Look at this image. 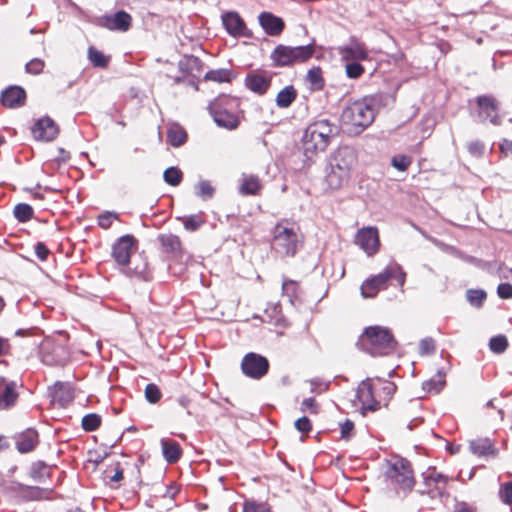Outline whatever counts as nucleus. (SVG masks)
<instances>
[{"label": "nucleus", "instance_id": "35", "mask_svg": "<svg viewBox=\"0 0 512 512\" xmlns=\"http://www.w3.org/2000/svg\"><path fill=\"white\" fill-rule=\"evenodd\" d=\"M187 231L194 232L198 230L204 223L205 220L201 214H192L188 216L178 217Z\"/></svg>", "mask_w": 512, "mask_h": 512}, {"label": "nucleus", "instance_id": "24", "mask_svg": "<svg viewBox=\"0 0 512 512\" xmlns=\"http://www.w3.org/2000/svg\"><path fill=\"white\" fill-rule=\"evenodd\" d=\"M38 443V433L31 428L26 429L16 437V448L22 454L33 451Z\"/></svg>", "mask_w": 512, "mask_h": 512}, {"label": "nucleus", "instance_id": "5", "mask_svg": "<svg viewBox=\"0 0 512 512\" xmlns=\"http://www.w3.org/2000/svg\"><path fill=\"white\" fill-rule=\"evenodd\" d=\"M356 164V155L349 147L338 149L331 157L326 175L328 186L337 190L348 183L351 171Z\"/></svg>", "mask_w": 512, "mask_h": 512}, {"label": "nucleus", "instance_id": "62", "mask_svg": "<svg viewBox=\"0 0 512 512\" xmlns=\"http://www.w3.org/2000/svg\"><path fill=\"white\" fill-rule=\"evenodd\" d=\"M302 411H310L311 413H317V405L314 398H306L301 403Z\"/></svg>", "mask_w": 512, "mask_h": 512}, {"label": "nucleus", "instance_id": "18", "mask_svg": "<svg viewBox=\"0 0 512 512\" xmlns=\"http://www.w3.org/2000/svg\"><path fill=\"white\" fill-rule=\"evenodd\" d=\"M58 133V126L50 117L39 119L32 128L33 137L40 141H52Z\"/></svg>", "mask_w": 512, "mask_h": 512}, {"label": "nucleus", "instance_id": "58", "mask_svg": "<svg viewBox=\"0 0 512 512\" xmlns=\"http://www.w3.org/2000/svg\"><path fill=\"white\" fill-rule=\"evenodd\" d=\"M497 294L502 299H511L512 285L508 282L500 283L497 287Z\"/></svg>", "mask_w": 512, "mask_h": 512}, {"label": "nucleus", "instance_id": "17", "mask_svg": "<svg viewBox=\"0 0 512 512\" xmlns=\"http://www.w3.org/2000/svg\"><path fill=\"white\" fill-rule=\"evenodd\" d=\"M272 74L266 71L254 70L245 77V86L258 95H264L271 86Z\"/></svg>", "mask_w": 512, "mask_h": 512}, {"label": "nucleus", "instance_id": "64", "mask_svg": "<svg viewBox=\"0 0 512 512\" xmlns=\"http://www.w3.org/2000/svg\"><path fill=\"white\" fill-rule=\"evenodd\" d=\"M10 350L8 339L0 337V356L6 355Z\"/></svg>", "mask_w": 512, "mask_h": 512}, {"label": "nucleus", "instance_id": "51", "mask_svg": "<svg viewBox=\"0 0 512 512\" xmlns=\"http://www.w3.org/2000/svg\"><path fill=\"white\" fill-rule=\"evenodd\" d=\"M45 67V62L40 58H34L25 65V71L29 74L38 75Z\"/></svg>", "mask_w": 512, "mask_h": 512}, {"label": "nucleus", "instance_id": "23", "mask_svg": "<svg viewBox=\"0 0 512 512\" xmlns=\"http://www.w3.org/2000/svg\"><path fill=\"white\" fill-rule=\"evenodd\" d=\"M17 384L14 381L0 379V410H6L15 405L18 399Z\"/></svg>", "mask_w": 512, "mask_h": 512}, {"label": "nucleus", "instance_id": "20", "mask_svg": "<svg viewBox=\"0 0 512 512\" xmlns=\"http://www.w3.org/2000/svg\"><path fill=\"white\" fill-rule=\"evenodd\" d=\"M258 20L264 32L269 36H279L285 28L284 20L271 12L260 13Z\"/></svg>", "mask_w": 512, "mask_h": 512}, {"label": "nucleus", "instance_id": "22", "mask_svg": "<svg viewBox=\"0 0 512 512\" xmlns=\"http://www.w3.org/2000/svg\"><path fill=\"white\" fill-rule=\"evenodd\" d=\"M222 23L229 35L234 37L248 36L245 22L237 12L224 13Z\"/></svg>", "mask_w": 512, "mask_h": 512}, {"label": "nucleus", "instance_id": "28", "mask_svg": "<svg viewBox=\"0 0 512 512\" xmlns=\"http://www.w3.org/2000/svg\"><path fill=\"white\" fill-rule=\"evenodd\" d=\"M160 443L163 457L168 463H176L181 458L182 450L178 442L163 438Z\"/></svg>", "mask_w": 512, "mask_h": 512}, {"label": "nucleus", "instance_id": "50", "mask_svg": "<svg viewBox=\"0 0 512 512\" xmlns=\"http://www.w3.org/2000/svg\"><path fill=\"white\" fill-rule=\"evenodd\" d=\"M282 290L283 294L292 302L293 298L297 296L298 285L293 280L285 279L282 283Z\"/></svg>", "mask_w": 512, "mask_h": 512}, {"label": "nucleus", "instance_id": "10", "mask_svg": "<svg viewBox=\"0 0 512 512\" xmlns=\"http://www.w3.org/2000/svg\"><path fill=\"white\" fill-rule=\"evenodd\" d=\"M423 483L418 489L420 495H428L431 499H441L447 495L449 478L435 468H428L422 473Z\"/></svg>", "mask_w": 512, "mask_h": 512}, {"label": "nucleus", "instance_id": "31", "mask_svg": "<svg viewBox=\"0 0 512 512\" xmlns=\"http://www.w3.org/2000/svg\"><path fill=\"white\" fill-rule=\"evenodd\" d=\"M236 78V73L227 68H219L206 72L204 76L205 81H213L216 83H230Z\"/></svg>", "mask_w": 512, "mask_h": 512}, {"label": "nucleus", "instance_id": "60", "mask_svg": "<svg viewBox=\"0 0 512 512\" xmlns=\"http://www.w3.org/2000/svg\"><path fill=\"white\" fill-rule=\"evenodd\" d=\"M34 251H35V254L38 257V259L41 260V261H46L48 256H49V254H50L49 249L42 242H38L34 246Z\"/></svg>", "mask_w": 512, "mask_h": 512}, {"label": "nucleus", "instance_id": "54", "mask_svg": "<svg viewBox=\"0 0 512 512\" xmlns=\"http://www.w3.org/2000/svg\"><path fill=\"white\" fill-rule=\"evenodd\" d=\"M243 512H271V509L265 503H256L254 501H246L244 503Z\"/></svg>", "mask_w": 512, "mask_h": 512}, {"label": "nucleus", "instance_id": "37", "mask_svg": "<svg viewBox=\"0 0 512 512\" xmlns=\"http://www.w3.org/2000/svg\"><path fill=\"white\" fill-rule=\"evenodd\" d=\"M445 376H446V373L443 369H439L437 371V375L436 377L438 378L437 380L435 379H430L426 382H424L423 384V388L425 390H427L428 392H435V393H439L440 390L443 388V386L445 385Z\"/></svg>", "mask_w": 512, "mask_h": 512}, {"label": "nucleus", "instance_id": "7", "mask_svg": "<svg viewBox=\"0 0 512 512\" xmlns=\"http://www.w3.org/2000/svg\"><path fill=\"white\" fill-rule=\"evenodd\" d=\"M392 278L396 279L400 287L404 286L406 273L398 263L389 264L379 274L367 278L361 285V295L364 298L375 297L380 290L387 288Z\"/></svg>", "mask_w": 512, "mask_h": 512}, {"label": "nucleus", "instance_id": "47", "mask_svg": "<svg viewBox=\"0 0 512 512\" xmlns=\"http://www.w3.org/2000/svg\"><path fill=\"white\" fill-rule=\"evenodd\" d=\"M145 397L148 402L155 404L160 401L162 393L156 384L150 383L145 388Z\"/></svg>", "mask_w": 512, "mask_h": 512}, {"label": "nucleus", "instance_id": "15", "mask_svg": "<svg viewBox=\"0 0 512 512\" xmlns=\"http://www.w3.org/2000/svg\"><path fill=\"white\" fill-rule=\"evenodd\" d=\"M338 53L344 61H364L369 58L366 45L355 36H351L347 44L340 46Z\"/></svg>", "mask_w": 512, "mask_h": 512}, {"label": "nucleus", "instance_id": "11", "mask_svg": "<svg viewBox=\"0 0 512 512\" xmlns=\"http://www.w3.org/2000/svg\"><path fill=\"white\" fill-rule=\"evenodd\" d=\"M269 367L268 359L254 352L247 353L241 361L242 373L255 380L263 378L268 373Z\"/></svg>", "mask_w": 512, "mask_h": 512}, {"label": "nucleus", "instance_id": "63", "mask_svg": "<svg viewBox=\"0 0 512 512\" xmlns=\"http://www.w3.org/2000/svg\"><path fill=\"white\" fill-rule=\"evenodd\" d=\"M453 512H476V509L469 506L466 502H459L456 504Z\"/></svg>", "mask_w": 512, "mask_h": 512}, {"label": "nucleus", "instance_id": "46", "mask_svg": "<svg viewBox=\"0 0 512 512\" xmlns=\"http://www.w3.org/2000/svg\"><path fill=\"white\" fill-rule=\"evenodd\" d=\"M307 80L314 86L315 89L323 87L322 71L319 67H313L307 73Z\"/></svg>", "mask_w": 512, "mask_h": 512}, {"label": "nucleus", "instance_id": "1", "mask_svg": "<svg viewBox=\"0 0 512 512\" xmlns=\"http://www.w3.org/2000/svg\"><path fill=\"white\" fill-rule=\"evenodd\" d=\"M303 245L299 226L288 219L280 220L272 230V249L280 257H294Z\"/></svg>", "mask_w": 512, "mask_h": 512}, {"label": "nucleus", "instance_id": "42", "mask_svg": "<svg viewBox=\"0 0 512 512\" xmlns=\"http://www.w3.org/2000/svg\"><path fill=\"white\" fill-rule=\"evenodd\" d=\"M164 181L171 186H178L183 178V174L177 167H169L163 173Z\"/></svg>", "mask_w": 512, "mask_h": 512}, {"label": "nucleus", "instance_id": "52", "mask_svg": "<svg viewBox=\"0 0 512 512\" xmlns=\"http://www.w3.org/2000/svg\"><path fill=\"white\" fill-rule=\"evenodd\" d=\"M499 498L507 505H512V481L504 483L499 489Z\"/></svg>", "mask_w": 512, "mask_h": 512}, {"label": "nucleus", "instance_id": "14", "mask_svg": "<svg viewBox=\"0 0 512 512\" xmlns=\"http://www.w3.org/2000/svg\"><path fill=\"white\" fill-rule=\"evenodd\" d=\"M137 241L132 235L121 236L112 247V256L123 268L129 264L131 255L136 249Z\"/></svg>", "mask_w": 512, "mask_h": 512}, {"label": "nucleus", "instance_id": "19", "mask_svg": "<svg viewBox=\"0 0 512 512\" xmlns=\"http://www.w3.org/2000/svg\"><path fill=\"white\" fill-rule=\"evenodd\" d=\"M122 271L129 277H138L145 281L151 278L147 258L142 254L135 256L132 260L130 259L129 264Z\"/></svg>", "mask_w": 512, "mask_h": 512}, {"label": "nucleus", "instance_id": "59", "mask_svg": "<svg viewBox=\"0 0 512 512\" xmlns=\"http://www.w3.org/2000/svg\"><path fill=\"white\" fill-rule=\"evenodd\" d=\"M295 428L301 433H308L311 429V422L308 417L303 416L295 421Z\"/></svg>", "mask_w": 512, "mask_h": 512}, {"label": "nucleus", "instance_id": "56", "mask_svg": "<svg viewBox=\"0 0 512 512\" xmlns=\"http://www.w3.org/2000/svg\"><path fill=\"white\" fill-rule=\"evenodd\" d=\"M435 351V341L431 337L422 339L419 343L420 355H428Z\"/></svg>", "mask_w": 512, "mask_h": 512}, {"label": "nucleus", "instance_id": "12", "mask_svg": "<svg viewBox=\"0 0 512 512\" xmlns=\"http://www.w3.org/2000/svg\"><path fill=\"white\" fill-rule=\"evenodd\" d=\"M478 106V116L481 121H489L491 124L499 126L502 123L499 115V103L491 95H480L476 98Z\"/></svg>", "mask_w": 512, "mask_h": 512}, {"label": "nucleus", "instance_id": "6", "mask_svg": "<svg viewBox=\"0 0 512 512\" xmlns=\"http://www.w3.org/2000/svg\"><path fill=\"white\" fill-rule=\"evenodd\" d=\"M208 110L217 126L234 130L240 124V101L229 95H219L208 105Z\"/></svg>", "mask_w": 512, "mask_h": 512}, {"label": "nucleus", "instance_id": "32", "mask_svg": "<svg viewBox=\"0 0 512 512\" xmlns=\"http://www.w3.org/2000/svg\"><path fill=\"white\" fill-rule=\"evenodd\" d=\"M30 477L36 482L43 483L51 477V467L44 461L34 462L30 469Z\"/></svg>", "mask_w": 512, "mask_h": 512}, {"label": "nucleus", "instance_id": "36", "mask_svg": "<svg viewBox=\"0 0 512 512\" xmlns=\"http://www.w3.org/2000/svg\"><path fill=\"white\" fill-rule=\"evenodd\" d=\"M167 138L173 147H179L187 141V133L180 127H172L168 130Z\"/></svg>", "mask_w": 512, "mask_h": 512}, {"label": "nucleus", "instance_id": "2", "mask_svg": "<svg viewBox=\"0 0 512 512\" xmlns=\"http://www.w3.org/2000/svg\"><path fill=\"white\" fill-rule=\"evenodd\" d=\"M378 104L376 96H366L351 103L342 112L343 123L352 127L351 132L361 133L373 123Z\"/></svg>", "mask_w": 512, "mask_h": 512}, {"label": "nucleus", "instance_id": "53", "mask_svg": "<svg viewBox=\"0 0 512 512\" xmlns=\"http://www.w3.org/2000/svg\"><path fill=\"white\" fill-rule=\"evenodd\" d=\"M116 219H118L117 213L106 211L98 216L97 222L101 228L108 229Z\"/></svg>", "mask_w": 512, "mask_h": 512}, {"label": "nucleus", "instance_id": "3", "mask_svg": "<svg viewBox=\"0 0 512 512\" xmlns=\"http://www.w3.org/2000/svg\"><path fill=\"white\" fill-rule=\"evenodd\" d=\"M338 134V127L328 119H319L309 124L302 137V146L307 158L324 151L332 137Z\"/></svg>", "mask_w": 512, "mask_h": 512}, {"label": "nucleus", "instance_id": "34", "mask_svg": "<svg viewBox=\"0 0 512 512\" xmlns=\"http://www.w3.org/2000/svg\"><path fill=\"white\" fill-rule=\"evenodd\" d=\"M470 450L475 455H486L492 450V443L488 438H478L470 441Z\"/></svg>", "mask_w": 512, "mask_h": 512}, {"label": "nucleus", "instance_id": "13", "mask_svg": "<svg viewBox=\"0 0 512 512\" xmlns=\"http://www.w3.org/2000/svg\"><path fill=\"white\" fill-rule=\"evenodd\" d=\"M377 384L372 383L370 379L362 381L357 389V399L361 403L363 414L365 411H376L380 408L381 400L375 395Z\"/></svg>", "mask_w": 512, "mask_h": 512}, {"label": "nucleus", "instance_id": "55", "mask_svg": "<svg viewBox=\"0 0 512 512\" xmlns=\"http://www.w3.org/2000/svg\"><path fill=\"white\" fill-rule=\"evenodd\" d=\"M377 383L381 385L380 389L384 395L383 400H389L396 391V385L393 382L381 381L380 379H377Z\"/></svg>", "mask_w": 512, "mask_h": 512}, {"label": "nucleus", "instance_id": "16", "mask_svg": "<svg viewBox=\"0 0 512 512\" xmlns=\"http://www.w3.org/2000/svg\"><path fill=\"white\" fill-rule=\"evenodd\" d=\"M355 243L364 250L368 256L374 255L377 253L380 246L378 230L375 227L360 229L356 234Z\"/></svg>", "mask_w": 512, "mask_h": 512}, {"label": "nucleus", "instance_id": "57", "mask_svg": "<svg viewBox=\"0 0 512 512\" xmlns=\"http://www.w3.org/2000/svg\"><path fill=\"white\" fill-rule=\"evenodd\" d=\"M485 150V145L479 140L472 141L468 144V151L471 155L480 157Z\"/></svg>", "mask_w": 512, "mask_h": 512}, {"label": "nucleus", "instance_id": "49", "mask_svg": "<svg viewBox=\"0 0 512 512\" xmlns=\"http://www.w3.org/2000/svg\"><path fill=\"white\" fill-rule=\"evenodd\" d=\"M411 163V158L404 154L395 155L391 160L392 166L399 171L407 170Z\"/></svg>", "mask_w": 512, "mask_h": 512}, {"label": "nucleus", "instance_id": "27", "mask_svg": "<svg viewBox=\"0 0 512 512\" xmlns=\"http://www.w3.org/2000/svg\"><path fill=\"white\" fill-rule=\"evenodd\" d=\"M132 18L125 11H118L114 15L104 18V26L109 30L126 32L131 26Z\"/></svg>", "mask_w": 512, "mask_h": 512}, {"label": "nucleus", "instance_id": "30", "mask_svg": "<svg viewBox=\"0 0 512 512\" xmlns=\"http://www.w3.org/2000/svg\"><path fill=\"white\" fill-rule=\"evenodd\" d=\"M53 399L61 407H67L74 399L72 388L67 384L57 382L55 384Z\"/></svg>", "mask_w": 512, "mask_h": 512}, {"label": "nucleus", "instance_id": "40", "mask_svg": "<svg viewBox=\"0 0 512 512\" xmlns=\"http://www.w3.org/2000/svg\"><path fill=\"white\" fill-rule=\"evenodd\" d=\"M33 208L26 203H19L14 208V216L19 222H27L33 218Z\"/></svg>", "mask_w": 512, "mask_h": 512}, {"label": "nucleus", "instance_id": "38", "mask_svg": "<svg viewBox=\"0 0 512 512\" xmlns=\"http://www.w3.org/2000/svg\"><path fill=\"white\" fill-rule=\"evenodd\" d=\"M487 294L482 289H469L466 292V299L470 305L476 308L483 306L486 300Z\"/></svg>", "mask_w": 512, "mask_h": 512}, {"label": "nucleus", "instance_id": "8", "mask_svg": "<svg viewBox=\"0 0 512 512\" xmlns=\"http://www.w3.org/2000/svg\"><path fill=\"white\" fill-rule=\"evenodd\" d=\"M360 344L371 355H385L395 348L396 341L388 328L370 326L361 336Z\"/></svg>", "mask_w": 512, "mask_h": 512}, {"label": "nucleus", "instance_id": "4", "mask_svg": "<svg viewBox=\"0 0 512 512\" xmlns=\"http://www.w3.org/2000/svg\"><path fill=\"white\" fill-rule=\"evenodd\" d=\"M387 487L391 488L400 497H406L415 486V478L411 463L401 457L393 458L387 462L384 472Z\"/></svg>", "mask_w": 512, "mask_h": 512}, {"label": "nucleus", "instance_id": "26", "mask_svg": "<svg viewBox=\"0 0 512 512\" xmlns=\"http://www.w3.org/2000/svg\"><path fill=\"white\" fill-rule=\"evenodd\" d=\"M157 239L164 252L171 258H178L182 255V243L177 235L171 233L160 234Z\"/></svg>", "mask_w": 512, "mask_h": 512}, {"label": "nucleus", "instance_id": "29", "mask_svg": "<svg viewBox=\"0 0 512 512\" xmlns=\"http://www.w3.org/2000/svg\"><path fill=\"white\" fill-rule=\"evenodd\" d=\"M17 491L22 494L23 498L28 501H38L48 499L50 490L40 488L37 486H28L21 483L17 484Z\"/></svg>", "mask_w": 512, "mask_h": 512}, {"label": "nucleus", "instance_id": "9", "mask_svg": "<svg viewBox=\"0 0 512 512\" xmlns=\"http://www.w3.org/2000/svg\"><path fill=\"white\" fill-rule=\"evenodd\" d=\"M314 52L313 44L295 47L280 44L274 48L270 58L274 66L285 67L308 61Z\"/></svg>", "mask_w": 512, "mask_h": 512}, {"label": "nucleus", "instance_id": "61", "mask_svg": "<svg viewBox=\"0 0 512 512\" xmlns=\"http://www.w3.org/2000/svg\"><path fill=\"white\" fill-rule=\"evenodd\" d=\"M341 437L345 440L350 438V435L354 429V423L347 419L344 423L341 424Z\"/></svg>", "mask_w": 512, "mask_h": 512}, {"label": "nucleus", "instance_id": "25", "mask_svg": "<svg viewBox=\"0 0 512 512\" xmlns=\"http://www.w3.org/2000/svg\"><path fill=\"white\" fill-rule=\"evenodd\" d=\"M263 188L260 178L253 174H242L240 178L239 193L243 196L259 195Z\"/></svg>", "mask_w": 512, "mask_h": 512}, {"label": "nucleus", "instance_id": "43", "mask_svg": "<svg viewBox=\"0 0 512 512\" xmlns=\"http://www.w3.org/2000/svg\"><path fill=\"white\" fill-rule=\"evenodd\" d=\"M202 66L203 63L201 62V60L195 56H189L184 61L179 62V68L183 72L192 73L193 70L200 72Z\"/></svg>", "mask_w": 512, "mask_h": 512}, {"label": "nucleus", "instance_id": "41", "mask_svg": "<svg viewBox=\"0 0 512 512\" xmlns=\"http://www.w3.org/2000/svg\"><path fill=\"white\" fill-rule=\"evenodd\" d=\"M88 59L94 67L105 68L108 66L109 57L94 47L88 49Z\"/></svg>", "mask_w": 512, "mask_h": 512}, {"label": "nucleus", "instance_id": "45", "mask_svg": "<svg viewBox=\"0 0 512 512\" xmlns=\"http://www.w3.org/2000/svg\"><path fill=\"white\" fill-rule=\"evenodd\" d=\"M215 189L212 187L209 181L202 180L196 186V195L203 200L211 199L214 195Z\"/></svg>", "mask_w": 512, "mask_h": 512}, {"label": "nucleus", "instance_id": "33", "mask_svg": "<svg viewBox=\"0 0 512 512\" xmlns=\"http://www.w3.org/2000/svg\"><path fill=\"white\" fill-rule=\"evenodd\" d=\"M297 91L292 86H286L276 96L275 102L279 108H288L295 101Z\"/></svg>", "mask_w": 512, "mask_h": 512}, {"label": "nucleus", "instance_id": "48", "mask_svg": "<svg viewBox=\"0 0 512 512\" xmlns=\"http://www.w3.org/2000/svg\"><path fill=\"white\" fill-rule=\"evenodd\" d=\"M346 75L350 79H358L364 73V67L357 61L346 64Z\"/></svg>", "mask_w": 512, "mask_h": 512}, {"label": "nucleus", "instance_id": "44", "mask_svg": "<svg viewBox=\"0 0 512 512\" xmlns=\"http://www.w3.org/2000/svg\"><path fill=\"white\" fill-rule=\"evenodd\" d=\"M508 347V340L504 335H497L490 339L489 348L496 354L503 353Z\"/></svg>", "mask_w": 512, "mask_h": 512}, {"label": "nucleus", "instance_id": "39", "mask_svg": "<svg viewBox=\"0 0 512 512\" xmlns=\"http://www.w3.org/2000/svg\"><path fill=\"white\" fill-rule=\"evenodd\" d=\"M101 416L96 413H89L82 418L81 425L84 431H96L101 425Z\"/></svg>", "mask_w": 512, "mask_h": 512}, {"label": "nucleus", "instance_id": "21", "mask_svg": "<svg viewBox=\"0 0 512 512\" xmlns=\"http://www.w3.org/2000/svg\"><path fill=\"white\" fill-rule=\"evenodd\" d=\"M26 92L20 86H9L1 92L0 101L7 108H18L25 104Z\"/></svg>", "mask_w": 512, "mask_h": 512}]
</instances>
